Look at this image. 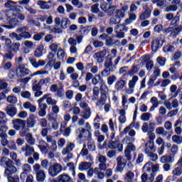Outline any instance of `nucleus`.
<instances>
[{"mask_svg":"<svg viewBox=\"0 0 182 182\" xmlns=\"http://www.w3.org/2000/svg\"><path fill=\"white\" fill-rule=\"evenodd\" d=\"M114 31L116 33V38L118 39H123V38H124V32L129 31V27L124 26L122 24L117 25L114 27Z\"/></svg>","mask_w":182,"mask_h":182,"instance_id":"obj_4","label":"nucleus"},{"mask_svg":"<svg viewBox=\"0 0 182 182\" xmlns=\"http://www.w3.org/2000/svg\"><path fill=\"white\" fill-rule=\"evenodd\" d=\"M94 136L97 139L98 143H103L105 141V135H102L99 130L95 131Z\"/></svg>","mask_w":182,"mask_h":182,"instance_id":"obj_35","label":"nucleus"},{"mask_svg":"<svg viewBox=\"0 0 182 182\" xmlns=\"http://www.w3.org/2000/svg\"><path fill=\"white\" fill-rule=\"evenodd\" d=\"M162 42H163V38H161V36L157 37L155 40L152 41L151 49L153 52H157V49L163 46Z\"/></svg>","mask_w":182,"mask_h":182,"instance_id":"obj_13","label":"nucleus"},{"mask_svg":"<svg viewBox=\"0 0 182 182\" xmlns=\"http://www.w3.org/2000/svg\"><path fill=\"white\" fill-rule=\"evenodd\" d=\"M156 134H159L162 136V137H166L167 134H168V132L167 130H165L163 127H159L156 129Z\"/></svg>","mask_w":182,"mask_h":182,"instance_id":"obj_43","label":"nucleus"},{"mask_svg":"<svg viewBox=\"0 0 182 182\" xmlns=\"http://www.w3.org/2000/svg\"><path fill=\"white\" fill-rule=\"evenodd\" d=\"M99 89L102 93L101 95H105L107 96V93H109V87H107V85H106L105 81L100 84Z\"/></svg>","mask_w":182,"mask_h":182,"instance_id":"obj_31","label":"nucleus"},{"mask_svg":"<svg viewBox=\"0 0 182 182\" xmlns=\"http://www.w3.org/2000/svg\"><path fill=\"white\" fill-rule=\"evenodd\" d=\"M18 171V168L14 166H9L5 169L4 176L5 177H11L12 174L16 173Z\"/></svg>","mask_w":182,"mask_h":182,"instance_id":"obj_19","label":"nucleus"},{"mask_svg":"<svg viewBox=\"0 0 182 182\" xmlns=\"http://www.w3.org/2000/svg\"><path fill=\"white\" fill-rule=\"evenodd\" d=\"M26 140L30 146H34L36 143L35 138H33V136L31 133L28 134L27 137H26Z\"/></svg>","mask_w":182,"mask_h":182,"instance_id":"obj_50","label":"nucleus"},{"mask_svg":"<svg viewBox=\"0 0 182 182\" xmlns=\"http://www.w3.org/2000/svg\"><path fill=\"white\" fill-rule=\"evenodd\" d=\"M107 100V96L105 94H101L100 99L97 100L96 106H103L105 103H106V100Z\"/></svg>","mask_w":182,"mask_h":182,"instance_id":"obj_38","label":"nucleus"},{"mask_svg":"<svg viewBox=\"0 0 182 182\" xmlns=\"http://www.w3.org/2000/svg\"><path fill=\"white\" fill-rule=\"evenodd\" d=\"M40 100H46V103L49 105L53 106L58 103V101L52 98V94H46L43 95L42 98Z\"/></svg>","mask_w":182,"mask_h":182,"instance_id":"obj_16","label":"nucleus"},{"mask_svg":"<svg viewBox=\"0 0 182 182\" xmlns=\"http://www.w3.org/2000/svg\"><path fill=\"white\" fill-rule=\"evenodd\" d=\"M21 96L23 99H27V100H32V94L29 91H22Z\"/></svg>","mask_w":182,"mask_h":182,"instance_id":"obj_58","label":"nucleus"},{"mask_svg":"<svg viewBox=\"0 0 182 182\" xmlns=\"http://www.w3.org/2000/svg\"><path fill=\"white\" fill-rule=\"evenodd\" d=\"M119 122L120 124H124L126 123V111L124 109L119 111Z\"/></svg>","mask_w":182,"mask_h":182,"instance_id":"obj_40","label":"nucleus"},{"mask_svg":"<svg viewBox=\"0 0 182 182\" xmlns=\"http://www.w3.org/2000/svg\"><path fill=\"white\" fill-rule=\"evenodd\" d=\"M48 75H49V71L41 69L33 73L31 76H48Z\"/></svg>","mask_w":182,"mask_h":182,"instance_id":"obj_49","label":"nucleus"},{"mask_svg":"<svg viewBox=\"0 0 182 182\" xmlns=\"http://www.w3.org/2000/svg\"><path fill=\"white\" fill-rule=\"evenodd\" d=\"M103 82H105V80H103V78H102V76L99 74L95 75L92 78V85H94L95 86H96L97 85H100L101 83H103Z\"/></svg>","mask_w":182,"mask_h":182,"instance_id":"obj_27","label":"nucleus"},{"mask_svg":"<svg viewBox=\"0 0 182 182\" xmlns=\"http://www.w3.org/2000/svg\"><path fill=\"white\" fill-rule=\"evenodd\" d=\"M17 112L18 109H16V107L11 106L7 107L6 113L9 116H10V117H14V116H16Z\"/></svg>","mask_w":182,"mask_h":182,"instance_id":"obj_33","label":"nucleus"},{"mask_svg":"<svg viewBox=\"0 0 182 182\" xmlns=\"http://www.w3.org/2000/svg\"><path fill=\"white\" fill-rule=\"evenodd\" d=\"M6 114L5 112H0V127H1V129H8V127H6Z\"/></svg>","mask_w":182,"mask_h":182,"instance_id":"obj_21","label":"nucleus"},{"mask_svg":"<svg viewBox=\"0 0 182 182\" xmlns=\"http://www.w3.org/2000/svg\"><path fill=\"white\" fill-rule=\"evenodd\" d=\"M178 9L177 4H171L165 8V12H176Z\"/></svg>","mask_w":182,"mask_h":182,"instance_id":"obj_55","label":"nucleus"},{"mask_svg":"<svg viewBox=\"0 0 182 182\" xmlns=\"http://www.w3.org/2000/svg\"><path fill=\"white\" fill-rule=\"evenodd\" d=\"M107 146L111 150H116L117 149L119 153L123 151V144L120 143V141L119 140L109 141L107 144Z\"/></svg>","mask_w":182,"mask_h":182,"instance_id":"obj_6","label":"nucleus"},{"mask_svg":"<svg viewBox=\"0 0 182 182\" xmlns=\"http://www.w3.org/2000/svg\"><path fill=\"white\" fill-rule=\"evenodd\" d=\"M65 50L62 48H58L57 51V58L59 59V60H63V58H65Z\"/></svg>","mask_w":182,"mask_h":182,"instance_id":"obj_61","label":"nucleus"},{"mask_svg":"<svg viewBox=\"0 0 182 182\" xmlns=\"http://www.w3.org/2000/svg\"><path fill=\"white\" fill-rule=\"evenodd\" d=\"M66 168H68L70 171H72V174L74 177L76 176V167L75 166V163L69 162L67 164Z\"/></svg>","mask_w":182,"mask_h":182,"instance_id":"obj_48","label":"nucleus"},{"mask_svg":"<svg viewBox=\"0 0 182 182\" xmlns=\"http://www.w3.org/2000/svg\"><path fill=\"white\" fill-rule=\"evenodd\" d=\"M99 93H100V90L99 89V87L95 86L92 88V100L93 102H95L99 99Z\"/></svg>","mask_w":182,"mask_h":182,"instance_id":"obj_32","label":"nucleus"},{"mask_svg":"<svg viewBox=\"0 0 182 182\" xmlns=\"http://www.w3.org/2000/svg\"><path fill=\"white\" fill-rule=\"evenodd\" d=\"M35 117L33 114L29 116V117L26 119V126L28 129H33L35 127Z\"/></svg>","mask_w":182,"mask_h":182,"instance_id":"obj_23","label":"nucleus"},{"mask_svg":"<svg viewBox=\"0 0 182 182\" xmlns=\"http://www.w3.org/2000/svg\"><path fill=\"white\" fill-rule=\"evenodd\" d=\"M91 116H92V110L90 109L84 110L80 114V117L85 119V120L90 119Z\"/></svg>","mask_w":182,"mask_h":182,"instance_id":"obj_41","label":"nucleus"},{"mask_svg":"<svg viewBox=\"0 0 182 182\" xmlns=\"http://www.w3.org/2000/svg\"><path fill=\"white\" fill-rule=\"evenodd\" d=\"M120 21H121L120 18L117 17V16L115 15L114 17L109 19V24L111 26L116 25L117 23H120Z\"/></svg>","mask_w":182,"mask_h":182,"instance_id":"obj_62","label":"nucleus"},{"mask_svg":"<svg viewBox=\"0 0 182 182\" xmlns=\"http://www.w3.org/2000/svg\"><path fill=\"white\" fill-rule=\"evenodd\" d=\"M28 60L34 69H39L41 66H45V65H46V61L43 60H38L36 61V58L32 57H29Z\"/></svg>","mask_w":182,"mask_h":182,"instance_id":"obj_11","label":"nucleus"},{"mask_svg":"<svg viewBox=\"0 0 182 182\" xmlns=\"http://www.w3.org/2000/svg\"><path fill=\"white\" fill-rule=\"evenodd\" d=\"M136 151V146L134 144H131L129 145H127V147L124 150V155L128 161H131L132 160V151Z\"/></svg>","mask_w":182,"mask_h":182,"instance_id":"obj_12","label":"nucleus"},{"mask_svg":"<svg viewBox=\"0 0 182 182\" xmlns=\"http://www.w3.org/2000/svg\"><path fill=\"white\" fill-rule=\"evenodd\" d=\"M60 132H64L63 136H65V137H69V136H70L72 129H70V127L65 128V126H63V122H62L60 124Z\"/></svg>","mask_w":182,"mask_h":182,"instance_id":"obj_28","label":"nucleus"},{"mask_svg":"<svg viewBox=\"0 0 182 182\" xmlns=\"http://www.w3.org/2000/svg\"><path fill=\"white\" fill-rule=\"evenodd\" d=\"M9 182H19V176L14 175V176L6 177Z\"/></svg>","mask_w":182,"mask_h":182,"instance_id":"obj_64","label":"nucleus"},{"mask_svg":"<svg viewBox=\"0 0 182 182\" xmlns=\"http://www.w3.org/2000/svg\"><path fill=\"white\" fill-rule=\"evenodd\" d=\"M29 27L28 26H23L21 28H18L16 30V32L18 33L19 37L21 38V40L23 39H31L32 38V35L29 32Z\"/></svg>","mask_w":182,"mask_h":182,"instance_id":"obj_3","label":"nucleus"},{"mask_svg":"<svg viewBox=\"0 0 182 182\" xmlns=\"http://www.w3.org/2000/svg\"><path fill=\"white\" fill-rule=\"evenodd\" d=\"M23 106L26 110L28 109L31 113H35V112H36V106L32 105L30 102H24Z\"/></svg>","mask_w":182,"mask_h":182,"instance_id":"obj_26","label":"nucleus"},{"mask_svg":"<svg viewBox=\"0 0 182 182\" xmlns=\"http://www.w3.org/2000/svg\"><path fill=\"white\" fill-rule=\"evenodd\" d=\"M92 167V164L90 162H81L78 166V169L80 171H85Z\"/></svg>","mask_w":182,"mask_h":182,"instance_id":"obj_29","label":"nucleus"},{"mask_svg":"<svg viewBox=\"0 0 182 182\" xmlns=\"http://www.w3.org/2000/svg\"><path fill=\"white\" fill-rule=\"evenodd\" d=\"M7 147L10 149V150H13V151H16L18 150V147H16V143H15V140L11 139L7 144Z\"/></svg>","mask_w":182,"mask_h":182,"instance_id":"obj_53","label":"nucleus"},{"mask_svg":"<svg viewBox=\"0 0 182 182\" xmlns=\"http://www.w3.org/2000/svg\"><path fill=\"white\" fill-rule=\"evenodd\" d=\"M17 77H25L31 73V70L28 68H26L25 65H18L16 69Z\"/></svg>","mask_w":182,"mask_h":182,"instance_id":"obj_5","label":"nucleus"},{"mask_svg":"<svg viewBox=\"0 0 182 182\" xmlns=\"http://www.w3.org/2000/svg\"><path fill=\"white\" fill-rule=\"evenodd\" d=\"M172 174L174 177H180L182 174V168L180 166L174 168L172 171Z\"/></svg>","mask_w":182,"mask_h":182,"instance_id":"obj_54","label":"nucleus"},{"mask_svg":"<svg viewBox=\"0 0 182 182\" xmlns=\"http://www.w3.org/2000/svg\"><path fill=\"white\" fill-rule=\"evenodd\" d=\"M97 160L99 163L98 166L100 171H105L107 168V165L106 164L107 159L106 156L103 155L98 154L97 156Z\"/></svg>","mask_w":182,"mask_h":182,"instance_id":"obj_8","label":"nucleus"},{"mask_svg":"<svg viewBox=\"0 0 182 182\" xmlns=\"http://www.w3.org/2000/svg\"><path fill=\"white\" fill-rule=\"evenodd\" d=\"M38 116L40 117H45L46 116V109H48V105L46 103H43V100H38Z\"/></svg>","mask_w":182,"mask_h":182,"instance_id":"obj_10","label":"nucleus"},{"mask_svg":"<svg viewBox=\"0 0 182 182\" xmlns=\"http://www.w3.org/2000/svg\"><path fill=\"white\" fill-rule=\"evenodd\" d=\"M152 106L150 107V112H154L157 107H159V100L156 97H152L150 100Z\"/></svg>","mask_w":182,"mask_h":182,"instance_id":"obj_25","label":"nucleus"},{"mask_svg":"<svg viewBox=\"0 0 182 182\" xmlns=\"http://www.w3.org/2000/svg\"><path fill=\"white\" fill-rule=\"evenodd\" d=\"M180 23V15L178 13L173 18L170 22V26H178Z\"/></svg>","mask_w":182,"mask_h":182,"instance_id":"obj_42","label":"nucleus"},{"mask_svg":"<svg viewBox=\"0 0 182 182\" xmlns=\"http://www.w3.org/2000/svg\"><path fill=\"white\" fill-rule=\"evenodd\" d=\"M134 141V138H132L129 136H125L122 140L123 144H127V146L132 144Z\"/></svg>","mask_w":182,"mask_h":182,"instance_id":"obj_57","label":"nucleus"},{"mask_svg":"<svg viewBox=\"0 0 182 182\" xmlns=\"http://www.w3.org/2000/svg\"><path fill=\"white\" fill-rule=\"evenodd\" d=\"M50 77H46L45 78H42L39 80L38 85L42 87V86H48V85H50Z\"/></svg>","mask_w":182,"mask_h":182,"instance_id":"obj_44","label":"nucleus"},{"mask_svg":"<svg viewBox=\"0 0 182 182\" xmlns=\"http://www.w3.org/2000/svg\"><path fill=\"white\" fill-rule=\"evenodd\" d=\"M154 129H156V122L151 121L149 122V124L145 122L141 126V130L144 133H152L154 132Z\"/></svg>","mask_w":182,"mask_h":182,"instance_id":"obj_9","label":"nucleus"},{"mask_svg":"<svg viewBox=\"0 0 182 182\" xmlns=\"http://www.w3.org/2000/svg\"><path fill=\"white\" fill-rule=\"evenodd\" d=\"M47 29H49L51 33H62V28H59L58 26H48Z\"/></svg>","mask_w":182,"mask_h":182,"instance_id":"obj_46","label":"nucleus"},{"mask_svg":"<svg viewBox=\"0 0 182 182\" xmlns=\"http://www.w3.org/2000/svg\"><path fill=\"white\" fill-rule=\"evenodd\" d=\"M59 46H60V44H58L56 43H52L50 46H49V49L50 50H51V52H54V53H56V52H58V50H59Z\"/></svg>","mask_w":182,"mask_h":182,"instance_id":"obj_60","label":"nucleus"},{"mask_svg":"<svg viewBox=\"0 0 182 182\" xmlns=\"http://www.w3.org/2000/svg\"><path fill=\"white\" fill-rule=\"evenodd\" d=\"M6 21L9 25H3V28H6V29H14L19 23V21L16 18V14L11 11H6Z\"/></svg>","mask_w":182,"mask_h":182,"instance_id":"obj_1","label":"nucleus"},{"mask_svg":"<svg viewBox=\"0 0 182 182\" xmlns=\"http://www.w3.org/2000/svg\"><path fill=\"white\" fill-rule=\"evenodd\" d=\"M21 48V43H12L9 47V52L16 53L17 52H19V49Z\"/></svg>","mask_w":182,"mask_h":182,"instance_id":"obj_36","label":"nucleus"},{"mask_svg":"<svg viewBox=\"0 0 182 182\" xmlns=\"http://www.w3.org/2000/svg\"><path fill=\"white\" fill-rule=\"evenodd\" d=\"M151 15V11H150V10H144V11L140 15L139 19H141V21L149 19Z\"/></svg>","mask_w":182,"mask_h":182,"instance_id":"obj_47","label":"nucleus"},{"mask_svg":"<svg viewBox=\"0 0 182 182\" xmlns=\"http://www.w3.org/2000/svg\"><path fill=\"white\" fill-rule=\"evenodd\" d=\"M139 70H140V65H132L131 69L128 71V73L130 76H134V75L139 73Z\"/></svg>","mask_w":182,"mask_h":182,"instance_id":"obj_34","label":"nucleus"},{"mask_svg":"<svg viewBox=\"0 0 182 182\" xmlns=\"http://www.w3.org/2000/svg\"><path fill=\"white\" fill-rule=\"evenodd\" d=\"M117 164H127V158L123 156H119L116 159Z\"/></svg>","mask_w":182,"mask_h":182,"instance_id":"obj_59","label":"nucleus"},{"mask_svg":"<svg viewBox=\"0 0 182 182\" xmlns=\"http://www.w3.org/2000/svg\"><path fill=\"white\" fill-rule=\"evenodd\" d=\"M104 66L111 73L116 70V65H113V62H112V60H110L109 62H105Z\"/></svg>","mask_w":182,"mask_h":182,"instance_id":"obj_30","label":"nucleus"},{"mask_svg":"<svg viewBox=\"0 0 182 182\" xmlns=\"http://www.w3.org/2000/svg\"><path fill=\"white\" fill-rule=\"evenodd\" d=\"M156 146H154V141H149L145 144V154H150V153H155Z\"/></svg>","mask_w":182,"mask_h":182,"instance_id":"obj_15","label":"nucleus"},{"mask_svg":"<svg viewBox=\"0 0 182 182\" xmlns=\"http://www.w3.org/2000/svg\"><path fill=\"white\" fill-rule=\"evenodd\" d=\"M13 127L15 130H21L26 127V121L21 119H16L11 121Z\"/></svg>","mask_w":182,"mask_h":182,"instance_id":"obj_7","label":"nucleus"},{"mask_svg":"<svg viewBox=\"0 0 182 182\" xmlns=\"http://www.w3.org/2000/svg\"><path fill=\"white\" fill-rule=\"evenodd\" d=\"M57 180L58 182H72L73 179L69 175L66 173H63L57 177Z\"/></svg>","mask_w":182,"mask_h":182,"instance_id":"obj_22","label":"nucleus"},{"mask_svg":"<svg viewBox=\"0 0 182 182\" xmlns=\"http://www.w3.org/2000/svg\"><path fill=\"white\" fill-rule=\"evenodd\" d=\"M18 4V2L14 1L12 0H9L5 3L4 6L6 8H9L11 12L13 11H18V6H15Z\"/></svg>","mask_w":182,"mask_h":182,"instance_id":"obj_20","label":"nucleus"},{"mask_svg":"<svg viewBox=\"0 0 182 182\" xmlns=\"http://www.w3.org/2000/svg\"><path fill=\"white\" fill-rule=\"evenodd\" d=\"M78 137L79 139H87L88 141H91L92 133H90V131L86 130L85 128H82V129L80 131Z\"/></svg>","mask_w":182,"mask_h":182,"instance_id":"obj_14","label":"nucleus"},{"mask_svg":"<svg viewBox=\"0 0 182 182\" xmlns=\"http://www.w3.org/2000/svg\"><path fill=\"white\" fill-rule=\"evenodd\" d=\"M127 84V82L125 80H119L115 83L114 87L119 92L120 90H123V89L124 88V86H126Z\"/></svg>","mask_w":182,"mask_h":182,"instance_id":"obj_24","label":"nucleus"},{"mask_svg":"<svg viewBox=\"0 0 182 182\" xmlns=\"http://www.w3.org/2000/svg\"><path fill=\"white\" fill-rule=\"evenodd\" d=\"M134 178V173L132 171H128L124 177V180H126V182H133V180Z\"/></svg>","mask_w":182,"mask_h":182,"instance_id":"obj_52","label":"nucleus"},{"mask_svg":"<svg viewBox=\"0 0 182 182\" xmlns=\"http://www.w3.org/2000/svg\"><path fill=\"white\" fill-rule=\"evenodd\" d=\"M160 161L161 163H162V164H168V163L171 164L174 163L175 159H174V156H171L170 155H164L161 157Z\"/></svg>","mask_w":182,"mask_h":182,"instance_id":"obj_18","label":"nucleus"},{"mask_svg":"<svg viewBox=\"0 0 182 182\" xmlns=\"http://www.w3.org/2000/svg\"><path fill=\"white\" fill-rule=\"evenodd\" d=\"M75 147H76V146L73 142H68L66 144V147L63 149L61 151L63 156H66V154L73 151Z\"/></svg>","mask_w":182,"mask_h":182,"instance_id":"obj_17","label":"nucleus"},{"mask_svg":"<svg viewBox=\"0 0 182 182\" xmlns=\"http://www.w3.org/2000/svg\"><path fill=\"white\" fill-rule=\"evenodd\" d=\"M172 141L173 143H176V144H181L182 143V136H180L178 135H173L172 136Z\"/></svg>","mask_w":182,"mask_h":182,"instance_id":"obj_63","label":"nucleus"},{"mask_svg":"<svg viewBox=\"0 0 182 182\" xmlns=\"http://www.w3.org/2000/svg\"><path fill=\"white\" fill-rule=\"evenodd\" d=\"M43 50H44L43 46H38L37 48H36L34 51V56L36 58H41L43 56Z\"/></svg>","mask_w":182,"mask_h":182,"instance_id":"obj_39","label":"nucleus"},{"mask_svg":"<svg viewBox=\"0 0 182 182\" xmlns=\"http://www.w3.org/2000/svg\"><path fill=\"white\" fill-rule=\"evenodd\" d=\"M38 147L40 149L41 151H46V150H48V143L43 140H41Z\"/></svg>","mask_w":182,"mask_h":182,"instance_id":"obj_51","label":"nucleus"},{"mask_svg":"<svg viewBox=\"0 0 182 182\" xmlns=\"http://www.w3.org/2000/svg\"><path fill=\"white\" fill-rule=\"evenodd\" d=\"M37 5L40 6L41 9H49V8H50V6H49V4H48V2L45 1H38L37 2Z\"/></svg>","mask_w":182,"mask_h":182,"instance_id":"obj_56","label":"nucleus"},{"mask_svg":"<svg viewBox=\"0 0 182 182\" xmlns=\"http://www.w3.org/2000/svg\"><path fill=\"white\" fill-rule=\"evenodd\" d=\"M36 175V180L38 182H43L45 181V179L46 178V174H45V171H40Z\"/></svg>","mask_w":182,"mask_h":182,"instance_id":"obj_37","label":"nucleus"},{"mask_svg":"<svg viewBox=\"0 0 182 182\" xmlns=\"http://www.w3.org/2000/svg\"><path fill=\"white\" fill-rule=\"evenodd\" d=\"M63 167L60 164L55 163L49 166L48 168V176L50 177H57L60 173H62Z\"/></svg>","mask_w":182,"mask_h":182,"instance_id":"obj_2","label":"nucleus"},{"mask_svg":"<svg viewBox=\"0 0 182 182\" xmlns=\"http://www.w3.org/2000/svg\"><path fill=\"white\" fill-rule=\"evenodd\" d=\"M137 82H139V76L134 75L132 79L128 82V86H132V87H136V85H137Z\"/></svg>","mask_w":182,"mask_h":182,"instance_id":"obj_45","label":"nucleus"}]
</instances>
